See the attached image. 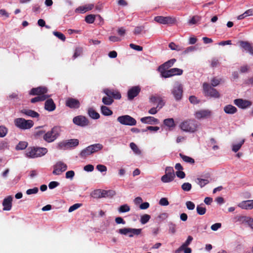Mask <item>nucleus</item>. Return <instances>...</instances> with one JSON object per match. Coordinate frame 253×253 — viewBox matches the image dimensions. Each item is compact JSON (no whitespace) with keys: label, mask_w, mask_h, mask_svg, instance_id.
I'll use <instances>...</instances> for the list:
<instances>
[{"label":"nucleus","mask_w":253,"mask_h":253,"mask_svg":"<svg viewBox=\"0 0 253 253\" xmlns=\"http://www.w3.org/2000/svg\"><path fill=\"white\" fill-rule=\"evenodd\" d=\"M61 131V129L60 126H55L51 130L44 133L43 139L46 142H52L59 136Z\"/></svg>","instance_id":"nucleus-1"},{"label":"nucleus","mask_w":253,"mask_h":253,"mask_svg":"<svg viewBox=\"0 0 253 253\" xmlns=\"http://www.w3.org/2000/svg\"><path fill=\"white\" fill-rule=\"evenodd\" d=\"M198 127V123L194 120L184 121L180 125V127L183 131L192 133L196 131Z\"/></svg>","instance_id":"nucleus-2"},{"label":"nucleus","mask_w":253,"mask_h":253,"mask_svg":"<svg viewBox=\"0 0 253 253\" xmlns=\"http://www.w3.org/2000/svg\"><path fill=\"white\" fill-rule=\"evenodd\" d=\"M14 125L18 128L23 130L29 129L34 126V122L32 120H26L22 118L14 119Z\"/></svg>","instance_id":"nucleus-3"},{"label":"nucleus","mask_w":253,"mask_h":253,"mask_svg":"<svg viewBox=\"0 0 253 253\" xmlns=\"http://www.w3.org/2000/svg\"><path fill=\"white\" fill-rule=\"evenodd\" d=\"M103 148V145L100 143H96L88 146L85 149L83 150L81 153L80 156L82 157H86L94 153L98 152Z\"/></svg>","instance_id":"nucleus-4"},{"label":"nucleus","mask_w":253,"mask_h":253,"mask_svg":"<svg viewBox=\"0 0 253 253\" xmlns=\"http://www.w3.org/2000/svg\"><path fill=\"white\" fill-rule=\"evenodd\" d=\"M183 92V85L179 82H176L171 90V93L174 99L176 101L180 100L182 98Z\"/></svg>","instance_id":"nucleus-5"},{"label":"nucleus","mask_w":253,"mask_h":253,"mask_svg":"<svg viewBox=\"0 0 253 253\" xmlns=\"http://www.w3.org/2000/svg\"><path fill=\"white\" fill-rule=\"evenodd\" d=\"M183 74L182 69L173 68L169 70H163L161 71V75L165 78H170L174 76H179Z\"/></svg>","instance_id":"nucleus-6"},{"label":"nucleus","mask_w":253,"mask_h":253,"mask_svg":"<svg viewBox=\"0 0 253 253\" xmlns=\"http://www.w3.org/2000/svg\"><path fill=\"white\" fill-rule=\"evenodd\" d=\"M203 90L206 96L215 98H219L220 97L219 93L215 88L212 87L207 83H204Z\"/></svg>","instance_id":"nucleus-7"},{"label":"nucleus","mask_w":253,"mask_h":253,"mask_svg":"<svg viewBox=\"0 0 253 253\" xmlns=\"http://www.w3.org/2000/svg\"><path fill=\"white\" fill-rule=\"evenodd\" d=\"M141 229L131 228H124L120 229L118 233L121 235H128L129 237H133L135 235H139L141 233Z\"/></svg>","instance_id":"nucleus-8"},{"label":"nucleus","mask_w":253,"mask_h":253,"mask_svg":"<svg viewBox=\"0 0 253 253\" xmlns=\"http://www.w3.org/2000/svg\"><path fill=\"white\" fill-rule=\"evenodd\" d=\"M67 165L65 163L62 161H58L53 166L52 173L56 175H60L67 170Z\"/></svg>","instance_id":"nucleus-9"},{"label":"nucleus","mask_w":253,"mask_h":253,"mask_svg":"<svg viewBox=\"0 0 253 253\" xmlns=\"http://www.w3.org/2000/svg\"><path fill=\"white\" fill-rule=\"evenodd\" d=\"M212 115V111L209 109L198 110L194 113V116L197 120L207 119L210 118Z\"/></svg>","instance_id":"nucleus-10"},{"label":"nucleus","mask_w":253,"mask_h":253,"mask_svg":"<svg viewBox=\"0 0 253 253\" xmlns=\"http://www.w3.org/2000/svg\"><path fill=\"white\" fill-rule=\"evenodd\" d=\"M117 121L121 124L127 126H134L136 124V120L129 115H123L118 117Z\"/></svg>","instance_id":"nucleus-11"},{"label":"nucleus","mask_w":253,"mask_h":253,"mask_svg":"<svg viewBox=\"0 0 253 253\" xmlns=\"http://www.w3.org/2000/svg\"><path fill=\"white\" fill-rule=\"evenodd\" d=\"M73 122L77 126L84 127L89 124L88 120L84 116L80 115L74 117Z\"/></svg>","instance_id":"nucleus-12"},{"label":"nucleus","mask_w":253,"mask_h":253,"mask_svg":"<svg viewBox=\"0 0 253 253\" xmlns=\"http://www.w3.org/2000/svg\"><path fill=\"white\" fill-rule=\"evenodd\" d=\"M47 88L44 86H39L36 88H33L30 91L29 94L32 95H48Z\"/></svg>","instance_id":"nucleus-13"},{"label":"nucleus","mask_w":253,"mask_h":253,"mask_svg":"<svg viewBox=\"0 0 253 253\" xmlns=\"http://www.w3.org/2000/svg\"><path fill=\"white\" fill-rule=\"evenodd\" d=\"M154 20L156 22L162 24L173 23L175 21L174 18L171 17H164L162 16H158L155 17Z\"/></svg>","instance_id":"nucleus-14"},{"label":"nucleus","mask_w":253,"mask_h":253,"mask_svg":"<svg viewBox=\"0 0 253 253\" xmlns=\"http://www.w3.org/2000/svg\"><path fill=\"white\" fill-rule=\"evenodd\" d=\"M234 104L238 107L242 109H246L250 107L252 103L250 101L243 99H236L234 100Z\"/></svg>","instance_id":"nucleus-15"},{"label":"nucleus","mask_w":253,"mask_h":253,"mask_svg":"<svg viewBox=\"0 0 253 253\" xmlns=\"http://www.w3.org/2000/svg\"><path fill=\"white\" fill-rule=\"evenodd\" d=\"M103 92L108 97L113 99H120L121 98V93L117 90L105 88L103 90Z\"/></svg>","instance_id":"nucleus-16"},{"label":"nucleus","mask_w":253,"mask_h":253,"mask_svg":"<svg viewBox=\"0 0 253 253\" xmlns=\"http://www.w3.org/2000/svg\"><path fill=\"white\" fill-rule=\"evenodd\" d=\"M66 105L70 108L77 109L80 107V103L77 99L68 98L66 101Z\"/></svg>","instance_id":"nucleus-17"},{"label":"nucleus","mask_w":253,"mask_h":253,"mask_svg":"<svg viewBox=\"0 0 253 253\" xmlns=\"http://www.w3.org/2000/svg\"><path fill=\"white\" fill-rule=\"evenodd\" d=\"M238 207L242 209L246 210L253 209V200L242 201L238 204Z\"/></svg>","instance_id":"nucleus-18"},{"label":"nucleus","mask_w":253,"mask_h":253,"mask_svg":"<svg viewBox=\"0 0 253 253\" xmlns=\"http://www.w3.org/2000/svg\"><path fill=\"white\" fill-rule=\"evenodd\" d=\"M140 88L138 86H133L127 92V97L129 100L133 99L140 92Z\"/></svg>","instance_id":"nucleus-19"},{"label":"nucleus","mask_w":253,"mask_h":253,"mask_svg":"<svg viewBox=\"0 0 253 253\" xmlns=\"http://www.w3.org/2000/svg\"><path fill=\"white\" fill-rule=\"evenodd\" d=\"M239 42L242 48L253 56V46H252L251 43L242 41H240Z\"/></svg>","instance_id":"nucleus-20"},{"label":"nucleus","mask_w":253,"mask_h":253,"mask_svg":"<svg viewBox=\"0 0 253 253\" xmlns=\"http://www.w3.org/2000/svg\"><path fill=\"white\" fill-rule=\"evenodd\" d=\"M140 121L143 124L149 125H157L159 123L158 119L152 116L143 117L141 118Z\"/></svg>","instance_id":"nucleus-21"},{"label":"nucleus","mask_w":253,"mask_h":253,"mask_svg":"<svg viewBox=\"0 0 253 253\" xmlns=\"http://www.w3.org/2000/svg\"><path fill=\"white\" fill-rule=\"evenodd\" d=\"M12 197L8 196L4 198L2 206L3 207V210L4 211H10L12 207Z\"/></svg>","instance_id":"nucleus-22"},{"label":"nucleus","mask_w":253,"mask_h":253,"mask_svg":"<svg viewBox=\"0 0 253 253\" xmlns=\"http://www.w3.org/2000/svg\"><path fill=\"white\" fill-rule=\"evenodd\" d=\"M56 108V105L53 100L51 99H47L44 103V109L49 112L54 111Z\"/></svg>","instance_id":"nucleus-23"},{"label":"nucleus","mask_w":253,"mask_h":253,"mask_svg":"<svg viewBox=\"0 0 253 253\" xmlns=\"http://www.w3.org/2000/svg\"><path fill=\"white\" fill-rule=\"evenodd\" d=\"M94 7L93 4H88L84 6H82L78 7L76 9V12H79L81 13H84L87 11L90 10Z\"/></svg>","instance_id":"nucleus-24"},{"label":"nucleus","mask_w":253,"mask_h":253,"mask_svg":"<svg viewBox=\"0 0 253 253\" xmlns=\"http://www.w3.org/2000/svg\"><path fill=\"white\" fill-rule=\"evenodd\" d=\"M20 112L32 118H38L40 116L37 112L29 109H23L20 111Z\"/></svg>","instance_id":"nucleus-25"},{"label":"nucleus","mask_w":253,"mask_h":253,"mask_svg":"<svg viewBox=\"0 0 253 253\" xmlns=\"http://www.w3.org/2000/svg\"><path fill=\"white\" fill-rule=\"evenodd\" d=\"M176 60L175 59H171L165 63H164L163 65H162L161 66L159 67V70L161 72V70H168V69L170 67H171L174 63L175 62Z\"/></svg>","instance_id":"nucleus-26"},{"label":"nucleus","mask_w":253,"mask_h":253,"mask_svg":"<svg viewBox=\"0 0 253 253\" xmlns=\"http://www.w3.org/2000/svg\"><path fill=\"white\" fill-rule=\"evenodd\" d=\"M25 156L29 158H36V147L28 148L26 151Z\"/></svg>","instance_id":"nucleus-27"},{"label":"nucleus","mask_w":253,"mask_h":253,"mask_svg":"<svg viewBox=\"0 0 253 253\" xmlns=\"http://www.w3.org/2000/svg\"><path fill=\"white\" fill-rule=\"evenodd\" d=\"M175 177V174L166 173L161 177V180L164 183H168L172 181Z\"/></svg>","instance_id":"nucleus-28"},{"label":"nucleus","mask_w":253,"mask_h":253,"mask_svg":"<svg viewBox=\"0 0 253 253\" xmlns=\"http://www.w3.org/2000/svg\"><path fill=\"white\" fill-rule=\"evenodd\" d=\"M224 111L226 114H233L237 111V109L232 105H227L224 107Z\"/></svg>","instance_id":"nucleus-29"},{"label":"nucleus","mask_w":253,"mask_h":253,"mask_svg":"<svg viewBox=\"0 0 253 253\" xmlns=\"http://www.w3.org/2000/svg\"><path fill=\"white\" fill-rule=\"evenodd\" d=\"M50 97V95H37V96L31 99V102L35 103L37 102L43 101Z\"/></svg>","instance_id":"nucleus-30"},{"label":"nucleus","mask_w":253,"mask_h":253,"mask_svg":"<svg viewBox=\"0 0 253 253\" xmlns=\"http://www.w3.org/2000/svg\"><path fill=\"white\" fill-rule=\"evenodd\" d=\"M36 158L40 157L45 155L47 152V149L43 147H36Z\"/></svg>","instance_id":"nucleus-31"},{"label":"nucleus","mask_w":253,"mask_h":253,"mask_svg":"<svg viewBox=\"0 0 253 253\" xmlns=\"http://www.w3.org/2000/svg\"><path fill=\"white\" fill-rule=\"evenodd\" d=\"M87 114L89 116L93 119H98L100 117V115L96 112L93 108H89L87 110Z\"/></svg>","instance_id":"nucleus-32"},{"label":"nucleus","mask_w":253,"mask_h":253,"mask_svg":"<svg viewBox=\"0 0 253 253\" xmlns=\"http://www.w3.org/2000/svg\"><path fill=\"white\" fill-rule=\"evenodd\" d=\"M164 124L169 128H173L175 126L174 120L172 118L165 119L164 120Z\"/></svg>","instance_id":"nucleus-33"},{"label":"nucleus","mask_w":253,"mask_h":253,"mask_svg":"<svg viewBox=\"0 0 253 253\" xmlns=\"http://www.w3.org/2000/svg\"><path fill=\"white\" fill-rule=\"evenodd\" d=\"M101 112L106 116H111L113 114V112L106 106H101Z\"/></svg>","instance_id":"nucleus-34"},{"label":"nucleus","mask_w":253,"mask_h":253,"mask_svg":"<svg viewBox=\"0 0 253 253\" xmlns=\"http://www.w3.org/2000/svg\"><path fill=\"white\" fill-rule=\"evenodd\" d=\"M68 148L78 145L79 141L77 139H71L66 141Z\"/></svg>","instance_id":"nucleus-35"},{"label":"nucleus","mask_w":253,"mask_h":253,"mask_svg":"<svg viewBox=\"0 0 253 253\" xmlns=\"http://www.w3.org/2000/svg\"><path fill=\"white\" fill-rule=\"evenodd\" d=\"M130 210V207L127 204L121 206L118 209L120 213L128 212Z\"/></svg>","instance_id":"nucleus-36"},{"label":"nucleus","mask_w":253,"mask_h":253,"mask_svg":"<svg viewBox=\"0 0 253 253\" xmlns=\"http://www.w3.org/2000/svg\"><path fill=\"white\" fill-rule=\"evenodd\" d=\"M179 156L180 158L186 163L191 164H193L195 163L194 160L189 156L184 155L181 153L179 154Z\"/></svg>","instance_id":"nucleus-37"},{"label":"nucleus","mask_w":253,"mask_h":253,"mask_svg":"<svg viewBox=\"0 0 253 253\" xmlns=\"http://www.w3.org/2000/svg\"><path fill=\"white\" fill-rule=\"evenodd\" d=\"M116 194L114 190H103L101 193V196L103 197H113Z\"/></svg>","instance_id":"nucleus-38"},{"label":"nucleus","mask_w":253,"mask_h":253,"mask_svg":"<svg viewBox=\"0 0 253 253\" xmlns=\"http://www.w3.org/2000/svg\"><path fill=\"white\" fill-rule=\"evenodd\" d=\"M196 183L200 185L202 188L209 183V181L206 179L197 178L196 179Z\"/></svg>","instance_id":"nucleus-39"},{"label":"nucleus","mask_w":253,"mask_h":253,"mask_svg":"<svg viewBox=\"0 0 253 253\" xmlns=\"http://www.w3.org/2000/svg\"><path fill=\"white\" fill-rule=\"evenodd\" d=\"M245 140H242L239 143L232 145V150L234 152H237L240 150L242 145L244 144Z\"/></svg>","instance_id":"nucleus-40"},{"label":"nucleus","mask_w":253,"mask_h":253,"mask_svg":"<svg viewBox=\"0 0 253 253\" xmlns=\"http://www.w3.org/2000/svg\"><path fill=\"white\" fill-rule=\"evenodd\" d=\"M201 19V17L198 15L194 16L190 20H189L188 23L189 25H194L197 24Z\"/></svg>","instance_id":"nucleus-41"},{"label":"nucleus","mask_w":253,"mask_h":253,"mask_svg":"<svg viewBox=\"0 0 253 253\" xmlns=\"http://www.w3.org/2000/svg\"><path fill=\"white\" fill-rule=\"evenodd\" d=\"M113 99L108 96H105L102 98V102L106 105H110L113 103Z\"/></svg>","instance_id":"nucleus-42"},{"label":"nucleus","mask_w":253,"mask_h":253,"mask_svg":"<svg viewBox=\"0 0 253 253\" xmlns=\"http://www.w3.org/2000/svg\"><path fill=\"white\" fill-rule=\"evenodd\" d=\"M28 146L27 142L25 141H20L16 146V149L17 150H24Z\"/></svg>","instance_id":"nucleus-43"},{"label":"nucleus","mask_w":253,"mask_h":253,"mask_svg":"<svg viewBox=\"0 0 253 253\" xmlns=\"http://www.w3.org/2000/svg\"><path fill=\"white\" fill-rule=\"evenodd\" d=\"M252 217L247 216H241L239 217V220L242 223V224H247L249 225V223H250V221Z\"/></svg>","instance_id":"nucleus-44"},{"label":"nucleus","mask_w":253,"mask_h":253,"mask_svg":"<svg viewBox=\"0 0 253 253\" xmlns=\"http://www.w3.org/2000/svg\"><path fill=\"white\" fill-rule=\"evenodd\" d=\"M197 212L199 215H204L206 211V208L203 205H198L196 208Z\"/></svg>","instance_id":"nucleus-45"},{"label":"nucleus","mask_w":253,"mask_h":253,"mask_svg":"<svg viewBox=\"0 0 253 253\" xmlns=\"http://www.w3.org/2000/svg\"><path fill=\"white\" fill-rule=\"evenodd\" d=\"M150 215L147 214H145L141 216L140 222L142 224H145L149 221L150 219Z\"/></svg>","instance_id":"nucleus-46"},{"label":"nucleus","mask_w":253,"mask_h":253,"mask_svg":"<svg viewBox=\"0 0 253 253\" xmlns=\"http://www.w3.org/2000/svg\"><path fill=\"white\" fill-rule=\"evenodd\" d=\"M130 147L136 154L140 155L141 154V151L139 149L137 145L134 143H130Z\"/></svg>","instance_id":"nucleus-47"},{"label":"nucleus","mask_w":253,"mask_h":253,"mask_svg":"<svg viewBox=\"0 0 253 253\" xmlns=\"http://www.w3.org/2000/svg\"><path fill=\"white\" fill-rule=\"evenodd\" d=\"M182 189L184 191H189L192 188V185L189 182H185L181 185Z\"/></svg>","instance_id":"nucleus-48"},{"label":"nucleus","mask_w":253,"mask_h":253,"mask_svg":"<svg viewBox=\"0 0 253 253\" xmlns=\"http://www.w3.org/2000/svg\"><path fill=\"white\" fill-rule=\"evenodd\" d=\"M95 18V17L94 15L90 14L85 17V21L87 23L92 24L94 22Z\"/></svg>","instance_id":"nucleus-49"},{"label":"nucleus","mask_w":253,"mask_h":253,"mask_svg":"<svg viewBox=\"0 0 253 253\" xmlns=\"http://www.w3.org/2000/svg\"><path fill=\"white\" fill-rule=\"evenodd\" d=\"M8 129L4 126H0V137H4L7 133Z\"/></svg>","instance_id":"nucleus-50"},{"label":"nucleus","mask_w":253,"mask_h":253,"mask_svg":"<svg viewBox=\"0 0 253 253\" xmlns=\"http://www.w3.org/2000/svg\"><path fill=\"white\" fill-rule=\"evenodd\" d=\"M83 52V49L81 47H77L76 48L75 53L73 56L74 59L80 56Z\"/></svg>","instance_id":"nucleus-51"},{"label":"nucleus","mask_w":253,"mask_h":253,"mask_svg":"<svg viewBox=\"0 0 253 253\" xmlns=\"http://www.w3.org/2000/svg\"><path fill=\"white\" fill-rule=\"evenodd\" d=\"M53 34L55 36H56L58 39L62 40V41H65L66 37L64 36V35L62 33L59 32L54 31L53 32Z\"/></svg>","instance_id":"nucleus-52"},{"label":"nucleus","mask_w":253,"mask_h":253,"mask_svg":"<svg viewBox=\"0 0 253 253\" xmlns=\"http://www.w3.org/2000/svg\"><path fill=\"white\" fill-rule=\"evenodd\" d=\"M169 46L171 50H173L180 51L182 49L179 46L175 44L174 42H172L169 44Z\"/></svg>","instance_id":"nucleus-53"},{"label":"nucleus","mask_w":253,"mask_h":253,"mask_svg":"<svg viewBox=\"0 0 253 253\" xmlns=\"http://www.w3.org/2000/svg\"><path fill=\"white\" fill-rule=\"evenodd\" d=\"M81 206H82V204H80V203L75 204L69 208V209L68 210V211L69 212H71L74 211L75 210L78 209L80 207H81Z\"/></svg>","instance_id":"nucleus-54"},{"label":"nucleus","mask_w":253,"mask_h":253,"mask_svg":"<svg viewBox=\"0 0 253 253\" xmlns=\"http://www.w3.org/2000/svg\"><path fill=\"white\" fill-rule=\"evenodd\" d=\"M75 176V172L73 170H69L66 172L65 177L67 179H72Z\"/></svg>","instance_id":"nucleus-55"},{"label":"nucleus","mask_w":253,"mask_h":253,"mask_svg":"<svg viewBox=\"0 0 253 253\" xmlns=\"http://www.w3.org/2000/svg\"><path fill=\"white\" fill-rule=\"evenodd\" d=\"M39 191V189L37 187H34L32 189H28L26 191V194L27 195H31V194H35L38 193Z\"/></svg>","instance_id":"nucleus-56"},{"label":"nucleus","mask_w":253,"mask_h":253,"mask_svg":"<svg viewBox=\"0 0 253 253\" xmlns=\"http://www.w3.org/2000/svg\"><path fill=\"white\" fill-rule=\"evenodd\" d=\"M160 129L159 126H148L146 127V130H143L142 132H145L147 130H150L151 131H157Z\"/></svg>","instance_id":"nucleus-57"},{"label":"nucleus","mask_w":253,"mask_h":253,"mask_svg":"<svg viewBox=\"0 0 253 253\" xmlns=\"http://www.w3.org/2000/svg\"><path fill=\"white\" fill-rule=\"evenodd\" d=\"M159 204L163 206L169 205V202L166 198H162L159 201Z\"/></svg>","instance_id":"nucleus-58"},{"label":"nucleus","mask_w":253,"mask_h":253,"mask_svg":"<svg viewBox=\"0 0 253 253\" xmlns=\"http://www.w3.org/2000/svg\"><path fill=\"white\" fill-rule=\"evenodd\" d=\"M129 46L132 49L137 50V51H142L143 49V47L142 46L138 45H135L133 43H130L129 44Z\"/></svg>","instance_id":"nucleus-59"},{"label":"nucleus","mask_w":253,"mask_h":253,"mask_svg":"<svg viewBox=\"0 0 253 253\" xmlns=\"http://www.w3.org/2000/svg\"><path fill=\"white\" fill-rule=\"evenodd\" d=\"M186 206L187 208L189 210H193L195 208V204L194 203L191 201H187L186 203Z\"/></svg>","instance_id":"nucleus-60"},{"label":"nucleus","mask_w":253,"mask_h":253,"mask_svg":"<svg viewBox=\"0 0 253 253\" xmlns=\"http://www.w3.org/2000/svg\"><path fill=\"white\" fill-rule=\"evenodd\" d=\"M96 169L101 172H106L107 171L106 167L103 165H98L96 166Z\"/></svg>","instance_id":"nucleus-61"},{"label":"nucleus","mask_w":253,"mask_h":253,"mask_svg":"<svg viewBox=\"0 0 253 253\" xmlns=\"http://www.w3.org/2000/svg\"><path fill=\"white\" fill-rule=\"evenodd\" d=\"M59 185V183L57 181H51L48 184V187L50 189L55 188Z\"/></svg>","instance_id":"nucleus-62"},{"label":"nucleus","mask_w":253,"mask_h":253,"mask_svg":"<svg viewBox=\"0 0 253 253\" xmlns=\"http://www.w3.org/2000/svg\"><path fill=\"white\" fill-rule=\"evenodd\" d=\"M189 101L194 104H198L199 101L197 99V98L193 95L190 96L189 98Z\"/></svg>","instance_id":"nucleus-63"},{"label":"nucleus","mask_w":253,"mask_h":253,"mask_svg":"<svg viewBox=\"0 0 253 253\" xmlns=\"http://www.w3.org/2000/svg\"><path fill=\"white\" fill-rule=\"evenodd\" d=\"M193 240V237L191 236H189L186 240V241L182 245V246L184 248L187 247Z\"/></svg>","instance_id":"nucleus-64"}]
</instances>
